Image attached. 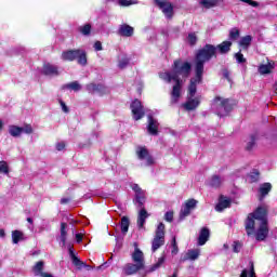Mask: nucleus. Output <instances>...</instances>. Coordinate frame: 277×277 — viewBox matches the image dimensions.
Here are the masks:
<instances>
[{"mask_svg": "<svg viewBox=\"0 0 277 277\" xmlns=\"http://www.w3.org/2000/svg\"><path fill=\"white\" fill-rule=\"evenodd\" d=\"M189 72H192V64L181 60L174 61L171 71L160 72L159 77L162 81L167 83L174 81L175 83L171 92V103H179V98H181V88L183 83H185V79L189 77Z\"/></svg>", "mask_w": 277, "mask_h": 277, "instance_id": "obj_1", "label": "nucleus"}, {"mask_svg": "<svg viewBox=\"0 0 277 277\" xmlns=\"http://www.w3.org/2000/svg\"><path fill=\"white\" fill-rule=\"evenodd\" d=\"M259 225L255 234L258 241H264L269 235V228L267 227V206L259 207L253 213L249 214L246 221L247 235H254V226Z\"/></svg>", "mask_w": 277, "mask_h": 277, "instance_id": "obj_2", "label": "nucleus"}, {"mask_svg": "<svg viewBox=\"0 0 277 277\" xmlns=\"http://www.w3.org/2000/svg\"><path fill=\"white\" fill-rule=\"evenodd\" d=\"M230 47H233V42L223 41L217 47L206 44L203 49L199 50L196 60H195V68H198V64L201 63L202 72H205V64L209 62L212 57H215L216 53H221V55H226L230 51Z\"/></svg>", "mask_w": 277, "mask_h": 277, "instance_id": "obj_3", "label": "nucleus"}, {"mask_svg": "<svg viewBox=\"0 0 277 277\" xmlns=\"http://www.w3.org/2000/svg\"><path fill=\"white\" fill-rule=\"evenodd\" d=\"M196 77L190 80L188 85L187 101L182 106L186 111H194L200 107V96H196L197 87L202 83V63H198L197 68H195Z\"/></svg>", "mask_w": 277, "mask_h": 277, "instance_id": "obj_4", "label": "nucleus"}, {"mask_svg": "<svg viewBox=\"0 0 277 277\" xmlns=\"http://www.w3.org/2000/svg\"><path fill=\"white\" fill-rule=\"evenodd\" d=\"M61 58L64 62H75V60H77L80 66H88V55L85 54V51L80 49L64 51Z\"/></svg>", "mask_w": 277, "mask_h": 277, "instance_id": "obj_5", "label": "nucleus"}, {"mask_svg": "<svg viewBox=\"0 0 277 277\" xmlns=\"http://www.w3.org/2000/svg\"><path fill=\"white\" fill-rule=\"evenodd\" d=\"M212 109L220 116V118H223V116H228V113L232 109L230 101L217 96L212 103Z\"/></svg>", "mask_w": 277, "mask_h": 277, "instance_id": "obj_6", "label": "nucleus"}, {"mask_svg": "<svg viewBox=\"0 0 277 277\" xmlns=\"http://www.w3.org/2000/svg\"><path fill=\"white\" fill-rule=\"evenodd\" d=\"M166 243V225L163 223H159L156 235L151 241V250L153 252H157Z\"/></svg>", "mask_w": 277, "mask_h": 277, "instance_id": "obj_7", "label": "nucleus"}, {"mask_svg": "<svg viewBox=\"0 0 277 277\" xmlns=\"http://www.w3.org/2000/svg\"><path fill=\"white\" fill-rule=\"evenodd\" d=\"M157 8L161 10L162 14H164L166 18H172L174 16V5L171 4L168 0H154Z\"/></svg>", "mask_w": 277, "mask_h": 277, "instance_id": "obj_8", "label": "nucleus"}, {"mask_svg": "<svg viewBox=\"0 0 277 277\" xmlns=\"http://www.w3.org/2000/svg\"><path fill=\"white\" fill-rule=\"evenodd\" d=\"M9 133L12 135V137H21L23 133L26 135H31V133H34V128L31 124H25L24 127L10 126Z\"/></svg>", "mask_w": 277, "mask_h": 277, "instance_id": "obj_9", "label": "nucleus"}, {"mask_svg": "<svg viewBox=\"0 0 277 277\" xmlns=\"http://www.w3.org/2000/svg\"><path fill=\"white\" fill-rule=\"evenodd\" d=\"M135 154L137 159H140V161H143L145 166H153V163H155V159H153V156H150V153H148V149L146 147H136Z\"/></svg>", "mask_w": 277, "mask_h": 277, "instance_id": "obj_10", "label": "nucleus"}, {"mask_svg": "<svg viewBox=\"0 0 277 277\" xmlns=\"http://www.w3.org/2000/svg\"><path fill=\"white\" fill-rule=\"evenodd\" d=\"M132 116L135 120H142L144 118V106H142V102L140 100H134L131 104Z\"/></svg>", "mask_w": 277, "mask_h": 277, "instance_id": "obj_11", "label": "nucleus"}, {"mask_svg": "<svg viewBox=\"0 0 277 277\" xmlns=\"http://www.w3.org/2000/svg\"><path fill=\"white\" fill-rule=\"evenodd\" d=\"M41 72L47 77H57L60 75V67L51 63H44Z\"/></svg>", "mask_w": 277, "mask_h": 277, "instance_id": "obj_12", "label": "nucleus"}, {"mask_svg": "<svg viewBox=\"0 0 277 277\" xmlns=\"http://www.w3.org/2000/svg\"><path fill=\"white\" fill-rule=\"evenodd\" d=\"M147 133L149 135H159V121L153 116L147 117Z\"/></svg>", "mask_w": 277, "mask_h": 277, "instance_id": "obj_13", "label": "nucleus"}, {"mask_svg": "<svg viewBox=\"0 0 277 277\" xmlns=\"http://www.w3.org/2000/svg\"><path fill=\"white\" fill-rule=\"evenodd\" d=\"M131 259L133 263L140 265L143 268L145 267L146 262L144 260V252H142V250L137 248V243H135V249H134V252H132L131 254Z\"/></svg>", "mask_w": 277, "mask_h": 277, "instance_id": "obj_14", "label": "nucleus"}, {"mask_svg": "<svg viewBox=\"0 0 277 277\" xmlns=\"http://www.w3.org/2000/svg\"><path fill=\"white\" fill-rule=\"evenodd\" d=\"M141 269H144L143 266H140V264L134 263H127L122 267V272L126 276H135L137 272H141Z\"/></svg>", "mask_w": 277, "mask_h": 277, "instance_id": "obj_15", "label": "nucleus"}, {"mask_svg": "<svg viewBox=\"0 0 277 277\" xmlns=\"http://www.w3.org/2000/svg\"><path fill=\"white\" fill-rule=\"evenodd\" d=\"M132 189L135 192L136 202L142 207L144 202H146V192H144L137 184H132Z\"/></svg>", "mask_w": 277, "mask_h": 277, "instance_id": "obj_16", "label": "nucleus"}, {"mask_svg": "<svg viewBox=\"0 0 277 277\" xmlns=\"http://www.w3.org/2000/svg\"><path fill=\"white\" fill-rule=\"evenodd\" d=\"M68 252H69V256L71 259L72 265H75V267H77V269H83V267H85V263L81 262V260L79 258H77V255L75 254V250L72 249V246H68Z\"/></svg>", "mask_w": 277, "mask_h": 277, "instance_id": "obj_17", "label": "nucleus"}, {"mask_svg": "<svg viewBox=\"0 0 277 277\" xmlns=\"http://www.w3.org/2000/svg\"><path fill=\"white\" fill-rule=\"evenodd\" d=\"M118 34L123 38H131L134 34V28L128 24H121L118 28Z\"/></svg>", "mask_w": 277, "mask_h": 277, "instance_id": "obj_18", "label": "nucleus"}, {"mask_svg": "<svg viewBox=\"0 0 277 277\" xmlns=\"http://www.w3.org/2000/svg\"><path fill=\"white\" fill-rule=\"evenodd\" d=\"M198 256H200V249H190L184 254L182 261H196Z\"/></svg>", "mask_w": 277, "mask_h": 277, "instance_id": "obj_19", "label": "nucleus"}, {"mask_svg": "<svg viewBox=\"0 0 277 277\" xmlns=\"http://www.w3.org/2000/svg\"><path fill=\"white\" fill-rule=\"evenodd\" d=\"M275 64L274 62H268L267 64H262L259 66L260 75H269L272 70H274Z\"/></svg>", "mask_w": 277, "mask_h": 277, "instance_id": "obj_20", "label": "nucleus"}, {"mask_svg": "<svg viewBox=\"0 0 277 277\" xmlns=\"http://www.w3.org/2000/svg\"><path fill=\"white\" fill-rule=\"evenodd\" d=\"M147 219H148V212L146 211V209H141L137 216L138 228H144V224H146Z\"/></svg>", "mask_w": 277, "mask_h": 277, "instance_id": "obj_21", "label": "nucleus"}, {"mask_svg": "<svg viewBox=\"0 0 277 277\" xmlns=\"http://www.w3.org/2000/svg\"><path fill=\"white\" fill-rule=\"evenodd\" d=\"M228 207H230V199L227 197H221L215 210L222 212L224 209H228Z\"/></svg>", "mask_w": 277, "mask_h": 277, "instance_id": "obj_22", "label": "nucleus"}, {"mask_svg": "<svg viewBox=\"0 0 277 277\" xmlns=\"http://www.w3.org/2000/svg\"><path fill=\"white\" fill-rule=\"evenodd\" d=\"M209 235H210L209 229L207 227H203L199 234L198 246H205V243L209 241Z\"/></svg>", "mask_w": 277, "mask_h": 277, "instance_id": "obj_23", "label": "nucleus"}, {"mask_svg": "<svg viewBox=\"0 0 277 277\" xmlns=\"http://www.w3.org/2000/svg\"><path fill=\"white\" fill-rule=\"evenodd\" d=\"M68 225L66 223H61V236L60 240L62 242V246H66V239H68Z\"/></svg>", "mask_w": 277, "mask_h": 277, "instance_id": "obj_24", "label": "nucleus"}, {"mask_svg": "<svg viewBox=\"0 0 277 277\" xmlns=\"http://www.w3.org/2000/svg\"><path fill=\"white\" fill-rule=\"evenodd\" d=\"M44 272V262L39 261L37 262L32 267V274L37 277H40L42 273Z\"/></svg>", "mask_w": 277, "mask_h": 277, "instance_id": "obj_25", "label": "nucleus"}, {"mask_svg": "<svg viewBox=\"0 0 277 277\" xmlns=\"http://www.w3.org/2000/svg\"><path fill=\"white\" fill-rule=\"evenodd\" d=\"M239 47H241V49H249L250 44H252V36L247 35L245 37H242L239 42H238Z\"/></svg>", "mask_w": 277, "mask_h": 277, "instance_id": "obj_26", "label": "nucleus"}, {"mask_svg": "<svg viewBox=\"0 0 277 277\" xmlns=\"http://www.w3.org/2000/svg\"><path fill=\"white\" fill-rule=\"evenodd\" d=\"M259 192H260V195L262 196V198H265V196H267V194H269V192H272V184L271 183L261 184Z\"/></svg>", "mask_w": 277, "mask_h": 277, "instance_id": "obj_27", "label": "nucleus"}, {"mask_svg": "<svg viewBox=\"0 0 277 277\" xmlns=\"http://www.w3.org/2000/svg\"><path fill=\"white\" fill-rule=\"evenodd\" d=\"M23 239H24L23 232H21V230L12 232V242L13 243H18L19 241H23Z\"/></svg>", "mask_w": 277, "mask_h": 277, "instance_id": "obj_28", "label": "nucleus"}, {"mask_svg": "<svg viewBox=\"0 0 277 277\" xmlns=\"http://www.w3.org/2000/svg\"><path fill=\"white\" fill-rule=\"evenodd\" d=\"M217 3H220V0H201L200 4L203 8H207L208 10L211 8H215V5H217Z\"/></svg>", "mask_w": 277, "mask_h": 277, "instance_id": "obj_29", "label": "nucleus"}, {"mask_svg": "<svg viewBox=\"0 0 277 277\" xmlns=\"http://www.w3.org/2000/svg\"><path fill=\"white\" fill-rule=\"evenodd\" d=\"M87 90L90 93H94V92H101L104 90L103 84H95V83H90L87 85Z\"/></svg>", "mask_w": 277, "mask_h": 277, "instance_id": "obj_30", "label": "nucleus"}, {"mask_svg": "<svg viewBox=\"0 0 277 277\" xmlns=\"http://www.w3.org/2000/svg\"><path fill=\"white\" fill-rule=\"evenodd\" d=\"M129 66V57L127 55L119 56L118 68L121 70Z\"/></svg>", "mask_w": 277, "mask_h": 277, "instance_id": "obj_31", "label": "nucleus"}, {"mask_svg": "<svg viewBox=\"0 0 277 277\" xmlns=\"http://www.w3.org/2000/svg\"><path fill=\"white\" fill-rule=\"evenodd\" d=\"M222 183H224V179H222L217 175L212 176V179L210 180L211 187H220V185H222Z\"/></svg>", "mask_w": 277, "mask_h": 277, "instance_id": "obj_32", "label": "nucleus"}, {"mask_svg": "<svg viewBox=\"0 0 277 277\" xmlns=\"http://www.w3.org/2000/svg\"><path fill=\"white\" fill-rule=\"evenodd\" d=\"M129 217L127 216H122L121 219V232L123 233V235H127V233H129Z\"/></svg>", "mask_w": 277, "mask_h": 277, "instance_id": "obj_33", "label": "nucleus"}, {"mask_svg": "<svg viewBox=\"0 0 277 277\" xmlns=\"http://www.w3.org/2000/svg\"><path fill=\"white\" fill-rule=\"evenodd\" d=\"M0 174H10V166L8 164V162H5V160L0 161Z\"/></svg>", "mask_w": 277, "mask_h": 277, "instance_id": "obj_34", "label": "nucleus"}, {"mask_svg": "<svg viewBox=\"0 0 277 277\" xmlns=\"http://www.w3.org/2000/svg\"><path fill=\"white\" fill-rule=\"evenodd\" d=\"M163 263H166V255H162L161 258L158 259L157 263L154 264L150 268L149 272H155L157 269H159V267H161L163 265Z\"/></svg>", "mask_w": 277, "mask_h": 277, "instance_id": "obj_35", "label": "nucleus"}, {"mask_svg": "<svg viewBox=\"0 0 277 277\" xmlns=\"http://www.w3.org/2000/svg\"><path fill=\"white\" fill-rule=\"evenodd\" d=\"M118 5L129 8V5H137V0H118Z\"/></svg>", "mask_w": 277, "mask_h": 277, "instance_id": "obj_36", "label": "nucleus"}, {"mask_svg": "<svg viewBox=\"0 0 277 277\" xmlns=\"http://www.w3.org/2000/svg\"><path fill=\"white\" fill-rule=\"evenodd\" d=\"M249 183H256L259 181V171L254 170L247 176Z\"/></svg>", "mask_w": 277, "mask_h": 277, "instance_id": "obj_37", "label": "nucleus"}, {"mask_svg": "<svg viewBox=\"0 0 277 277\" xmlns=\"http://www.w3.org/2000/svg\"><path fill=\"white\" fill-rule=\"evenodd\" d=\"M79 31H80V34H82V36H88L92 31V26H90V24L80 26Z\"/></svg>", "mask_w": 277, "mask_h": 277, "instance_id": "obj_38", "label": "nucleus"}, {"mask_svg": "<svg viewBox=\"0 0 277 277\" xmlns=\"http://www.w3.org/2000/svg\"><path fill=\"white\" fill-rule=\"evenodd\" d=\"M240 36V31L238 28H232L229 30V40H237Z\"/></svg>", "mask_w": 277, "mask_h": 277, "instance_id": "obj_39", "label": "nucleus"}, {"mask_svg": "<svg viewBox=\"0 0 277 277\" xmlns=\"http://www.w3.org/2000/svg\"><path fill=\"white\" fill-rule=\"evenodd\" d=\"M66 88H68L69 90H74V92H79V90H81V84H79V82L77 81H74L67 84Z\"/></svg>", "mask_w": 277, "mask_h": 277, "instance_id": "obj_40", "label": "nucleus"}, {"mask_svg": "<svg viewBox=\"0 0 277 277\" xmlns=\"http://www.w3.org/2000/svg\"><path fill=\"white\" fill-rule=\"evenodd\" d=\"M189 213H192V210H189L188 207L183 206V208L181 209V212H180L181 220H185V217H187V215H189Z\"/></svg>", "mask_w": 277, "mask_h": 277, "instance_id": "obj_41", "label": "nucleus"}, {"mask_svg": "<svg viewBox=\"0 0 277 277\" xmlns=\"http://www.w3.org/2000/svg\"><path fill=\"white\" fill-rule=\"evenodd\" d=\"M196 205H198L196 199H189L184 206H186L190 211H194V209H196Z\"/></svg>", "mask_w": 277, "mask_h": 277, "instance_id": "obj_42", "label": "nucleus"}, {"mask_svg": "<svg viewBox=\"0 0 277 277\" xmlns=\"http://www.w3.org/2000/svg\"><path fill=\"white\" fill-rule=\"evenodd\" d=\"M187 42H189L192 45L196 44L198 42V37H196V32H190L187 37Z\"/></svg>", "mask_w": 277, "mask_h": 277, "instance_id": "obj_43", "label": "nucleus"}, {"mask_svg": "<svg viewBox=\"0 0 277 277\" xmlns=\"http://www.w3.org/2000/svg\"><path fill=\"white\" fill-rule=\"evenodd\" d=\"M237 64H246V57H243L241 52L235 54Z\"/></svg>", "mask_w": 277, "mask_h": 277, "instance_id": "obj_44", "label": "nucleus"}, {"mask_svg": "<svg viewBox=\"0 0 277 277\" xmlns=\"http://www.w3.org/2000/svg\"><path fill=\"white\" fill-rule=\"evenodd\" d=\"M255 142H256V138H254V136H251L247 144V150H252V148H254Z\"/></svg>", "mask_w": 277, "mask_h": 277, "instance_id": "obj_45", "label": "nucleus"}, {"mask_svg": "<svg viewBox=\"0 0 277 277\" xmlns=\"http://www.w3.org/2000/svg\"><path fill=\"white\" fill-rule=\"evenodd\" d=\"M242 246L243 245H241V242H239V241H235L234 243H233V250H234V252H241V248H242Z\"/></svg>", "mask_w": 277, "mask_h": 277, "instance_id": "obj_46", "label": "nucleus"}, {"mask_svg": "<svg viewBox=\"0 0 277 277\" xmlns=\"http://www.w3.org/2000/svg\"><path fill=\"white\" fill-rule=\"evenodd\" d=\"M164 220H166V222H172V220H174V212H172V211L166 212Z\"/></svg>", "mask_w": 277, "mask_h": 277, "instance_id": "obj_47", "label": "nucleus"}, {"mask_svg": "<svg viewBox=\"0 0 277 277\" xmlns=\"http://www.w3.org/2000/svg\"><path fill=\"white\" fill-rule=\"evenodd\" d=\"M172 246H173V249H172L171 253L179 254V246H176V238H173Z\"/></svg>", "mask_w": 277, "mask_h": 277, "instance_id": "obj_48", "label": "nucleus"}, {"mask_svg": "<svg viewBox=\"0 0 277 277\" xmlns=\"http://www.w3.org/2000/svg\"><path fill=\"white\" fill-rule=\"evenodd\" d=\"M58 103L62 107V111H64V114H68L69 109H68V106L66 105V103H64V101H62V100H60Z\"/></svg>", "mask_w": 277, "mask_h": 277, "instance_id": "obj_49", "label": "nucleus"}, {"mask_svg": "<svg viewBox=\"0 0 277 277\" xmlns=\"http://www.w3.org/2000/svg\"><path fill=\"white\" fill-rule=\"evenodd\" d=\"M55 148L56 150L62 151L64 150V148H66V143L64 142L56 143Z\"/></svg>", "mask_w": 277, "mask_h": 277, "instance_id": "obj_50", "label": "nucleus"}, {"mask_svg": "<svg viewBox=\"0 0 277 277\" xmlns=\"http://www.w3.org/2000/svg\"><path fill=\"white\" fill-rule=\"evenodd\" d=\"M94 49L95 51H103V43H101V41H96L94 43Z\"/></svg>", "mask_w": 277, "mask_h": 277, "instance_id": "obj_51", "label": "nucleus"}, {"mask_svg": "<svg viewBox=\"0 0 277 277\" xmlns=\"http://www.w3.org/2000/svg\"><path fill=\"white\" fill-rule=\"evenodd\" d=\"M76 240H77V243H81V241H83V234L81 233L76 234Z\"/></svg>", "mask_w": 277, "mask_h": 277, "instance_id": "obj_52", "label": "nucleus"}, {"mask_svg": "<svg viewBox=\"0 0 277 277\" xmlns=\"http://www.w3.org/2000/svg\"><path fill=\"white\" fill-rule=\"evenodd\" d=\"M39 277H55L51 273L43 272Z\"/></svg>", "mask_w": 277, "mask_h": 277, "instance_id": "obj_53", "label": "nucleus"}, {"mask_svg": "<svg viewBox=\"0 0 277 277\" xmlns=\"http://www.w3.org/2000/svg\"><path fill=\"white\" fill-rule=\"evenodd\" d=\"M250 277H256V275L254 274V264H251Z\"/></svg>", "mask_w": 277, "mask_h": 277, "instance_id": "obj_54", "label": "nucleus"}, {"mask_svg": "<svg viewBox=\"0 0 277 277\" xmlns=\"http://www.w3.org/2000/svg\"><path fill=\"white\" fill-rule=\"evenodd\" d=\"M68 202H70L69 198H62L61 199V205H68Z\"/></svg>", "mask_w": 277, "mask_h": 277, "instance_id": "obj_55", "label": "nucleus"}, {"mask_svg": "<svg viewBox=\"0 0 277 277\" xmlns=\"http://www.w3.org/2000/svg\"><path fill=\"white\" fill-rule=\"evenodd\" d=\"M0 239H5V229H0Z\"/></svg>", "mask_w": 277, "mask_h": 277, "instance_id": "obj_56", "label": "nucleus"}, {"mask_svg": "<svg viewBox=\"0 0 277 277\" xmlns=\"http://www.w3.org/2000/svg\"><path fill=\"white\" fill-rule=\"evenodd\" d=\"M239 277H248V271L243 269Z\"/></svg>", "mask_w": 277, "mask_h": 277, "instance_id": "obj_57", "label": "nucleus"}, {"mask_svg": "<svg viewBox=\"0 0 277 277\" xmlns=\"http://www.w3.org/2000/svg\"><path fill=\"white\" fill-rule=\"evenodd\" d=\"M27 222H28L29 224H34V219H32V217H28V219H27Z\"/></svg>", "mask_w": 277, "mask_h": 277, "instance_id": "obj_58", "label": "nucleus"}, {"mask_svg": "<svg viewBox=\"0 0 277 277\" xmlns=\"http://www.w3.org/2000/svg\"><path fill=\"white\" fill-rule=\"evenodd\" d=\"M3 129V121L0 120V132Z\"/></svg>", "mask_w": 277, "mask_h": 277, "instance_id": "obj_59", "label": "nucleus"}, {"mask_svg": "<svg viewBox=\"0 0 277 277\" xmlns=\"http://www.w3.org/2000/svg\"><path fill=\"white\" fill-rule=\"evenodd\" d=\"M142 88H144V84H140L138 92H142Z\"/></svg>", "mask_w": 277, "mask_h": 277, "instance_id": "obj_60", "label": "nucleus"}, {"mask_svg": "<svg viewBox=\"0 0 277 277\" xmlns=\"http://www.w3.org/2000/svg\"><path fill=\"white\" fill-rule=\"evenodd\" d=\"M83 267H87V269H92V267L88 264H85V266H83Z\"/></svg>", "mask_w": 277, "mask_h": 277, "instance_id": "obj_61", "label": "nucleus"}]
</instances>
